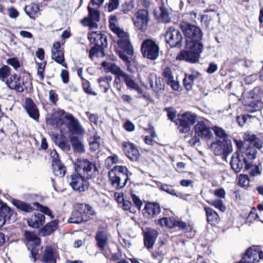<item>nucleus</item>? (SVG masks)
Listing matches in <instances>:
<instances>
[{
  "label": "nucleus",
  "mask_w": 263,
  "mask_h": 263,
  "mask_svg": "<svg viewBox=\"0 0 263 263\" xmlns=\"http://www.w3.org/2000/svg\"><path fill=\"white\" fill-rule=\"evenodd\" d=\"M118 161L119 158L118 156L116 154H114L107 158V159L105 160V164L106 167L109 169L114 164L117 163Z\"/></svg>",
  "instance_id": "50"
},
{
  "label": "nucleus",
  "mask_w": 263,
  "mask_h": 263,
  "mask_svg": "<svg viewBox=\"0 0 263 263\" xmlns=\"http://www.w3.org/2000/svg\"><path fill=\"white\" fill-rule=\"evenodd\" d=\"M120 78L122 79L128 88L132 89V78L129 75L123 71L118 78H115V82L120 83Z\"/></svg>",
  "instance_id": "43"
},
{
  "label": "nucleus",
  "mask_w": 263,
  "mask_h": 263,
  "mask_svg": "<svg viewBox=\"0 0 263 263\" xmlns=\"http://www.w3.org/2000/svg\"><path fill=\"white\" fill-rule=\"evenodd\" d=\"M37 65V75L41 81L44 79L45 67L47 65V62L44 61L43 62H36Z\"/></svg>",
  "instance_id": "45"
},
{
  "label": "nucleus",
  "mask_w": 263,
  "mask_h": 263,
  "mask_svg": "<svg viewBox=\"0 0 263 263\" xmlns=\"http://www.w3.org/2000/svg\"><path fill=\"white\" fill-rule=\"evenodd\" d=\"M142 231L145 246L148 249L152 248L158 236L157 231L151 228H146L145 230L142 229Z\"/></svg>",
  "instance_id": "26"
},
{
  "label": "nucleus",
  "mask_w": 263,
  "mask_h": 263,
  "mask_svg": "<svg viewBox=\"0 0 263 263\" xmlns=\"http://www.w3.org/2000/svg\"><path fill=\"white\" fill-rule=\"evenodd\" d=\"M26 13L32 20H35L40 14V6L34 3L26 5L24 8Z\"/></svg>",
  "instance_id": "36"
},
{
  "label": "nucleus",
  "mask_w": 263,
  "mask_h": 263,
  "mask_svg": "<svg viewBox=\"0 0 263 263\" xmlns=\"http://www.w3.org/2000/svg\"><path fill=\"white\" fill-rule=\"evenodd\" d=\"M211 147L215 155H222L226 158L232 152V146L230 141L223 139V141L217 140L212 142Z\"/></svg>",
  "instance_id": "19"
},
{
  "label": "nucleus",
  "mask_w": 263,
  "mask_h": 263,
  "mask_svg": "<svg viewBox=\"0 0 263 263\" xmlns=\"http://www.w3.org/2000/svg\"><path fill=\"white\" fill-rule=\"evenodd\" d=\"M179 26L185 37V45L184 49L181 50L177 55L176 60L184 61L190 64L198 63L203 49L201 42L203 36L201 29L185 21L181 22Z\"/></svg>",
  "instance_id": "1"
},
{
  "label": "nucleus",
  "mask_w": 263,
  "mask_h": 263,
  "mask_svg": "<svg viewBox=\"0 0 263 263\" xmlns=\"http://www.w3.org/2000/svg\"><path fill=\"white\" fill-rule=\"evenodd\" d=\"M159 47L152 39H145L141 44V51L143 56L148 59L156 60L159 55Z\"/></svg>",
  "instance_id": "14"
},
{
  "label": "nucleus",
  "mask_w": 263,
  "mask_h": 263,
  "mask_svg": "<svg viewBox=\"0 0 263 263\" xmlns=\"http://www.w3.org/2000/svg\"><path fill=\"white\" fill-rule=\"evenodd\" d=\"M121 148L127 157L132 160V142L129 141H124L122 143Z\"/></svg>",
  "instance_id": "46"
},
{
  "label": "nucleus",
  "mask_w": 263,
  "mask_h": 263,
  "mask_svg": "<svg viewBox=\"0 0 263 263\" xmlns=\"http://www.w3.org/2000/svg\"><path fill=\"white\" fill-rule=\"evenodd\" d=\"M165 42L168 44L171 48H181L182 46L183 36L181 32L174 26L167 28L165 34Z\"/></svg>",
  "instance_id": "12"
},
{
  "label": "nucleus",
  "mask_w": 263,
  "mask_h": 263,
  "mask_svg": "<svg viewBox=\"0 0 263 263\" xmlns=\"http://www.w3.org/2000/svg\"><path fill=\"white\" fill-rule=\"evenodd\" d=\"M133 202L134 203L135 207L137 209L138 211H140L142 206L143 205L142 201L139 198V197L136 196L135 194H133Z\"/></svg>",
  "instance_id": "60"
},
{
  "label": "nucleus",
  "mask_w": 263,
  "mask_h": 263,
  "mask_svg": "<svg viewBox=\"0 0 263 263\" xmlns=\"http://www.w3.org/2000/svg\"><path fill=\"white\" fill-rule=\"evenodd\" d=\"M243 139L245 142H248L251 145H248L243 148L242 152V155L246 157L248 160L255 159L257 157V151L256 149H261L263 147V142L261 140L257 137L256 136L250 132H247L243 135Z\"/></svg>",
  "instance_id": "6"
},
{
  "label": "nucleus",
  "mask_w": 263,
  "mask_h": 263,
  "mask_svg": "<svg viewBox=\"0 0 263 263\" xmlns=\"http://www.w3.org/2000/svg\"><path fill=\"white\" fill-rule=\"evenodd\" d=\"M203 208L205 213L206 220L208 223L212 226H215L220 221L219 215L211 207L204 205Z\"/></svg>",
  "instance_id": "30"
},
{
  "label": "nucleus",
  "mask_w": 263,
  "mask_h": 263,
  "mask_svg": "<svg viewBox=\"0 0 263 263\" xmlns=\"http://www.w3.org/2000/svg\"><path fill=\"white\" fill-rule=\"evenodd\" d=\"M156 20L160 23L168 24L171 21V17L168 9L162 4L154 11Z\"/></svg>",
  "instance_id": "23"
},
{
  "label": "nucleus",
  "mask_w": 263,
  "mask_h": 263,
  "mask_svg": "<svg viewBox=\"0 0 263 263\" xmlns=\"http://www.w3.org/2000/svg\"><path fill=\"white\" fill-rule=\"evenodd\" d=\"M89 179L76 172L68 177L70 186L73 190L79 192H84L88 190L90 185Z\"/></svg>",
  "instance_id": "15"
},
{
  "label": "nucleus",
  "mask_w": 263,
  "mask_h": 263,
  "mask_svg": "<svg viewBox=\"0 0 263 263\" xmlns=\"http://www.w3.org/2000/svg\"><path fill=\"white\" fill-rule=\"evenodd\" d=\"M253 166H254V168L250 171V175L254 177L261 175L262 172L261 162H259L257 164L253 165Z\"/></svg>",
  "instance_id": "53"
},
{
  "label": "nucleus",
  "mask_w": 263,
  "mask_h": 263,
  "mask_svg": "<svg viewBox=\"0 0 263 263\" xmlns=\"http://www.w3.org/2000/svg\"><path fill=\"white\" fill-rule=\"evenodd\" d=\"M199 73L196 72L192 73L191 74L185 73L184 74V78L183 80V87L186 91L191 90L194 84V81L198 76Z\"/></svg>",
  "instance_id": "37"
},
{
  "label": "nucleus",
  "mask_w": 263,
  "mask_h": 263,
  "mask_svg": "<svg viewBox=\"0 0 263 263\" xmlns=\"http://www.w3.org/2000/svg\"><path fill=\"white\" fill-rule=\"evenodd\" d=\"M33 205L37 208V209L39 210L42 214L46 215L49 216L51 219L54 218V216L52 214V211L50 210V209L46 206H44L41 204H40L38 202H35L33 203Z\"/></svg>",
  "instance_id": "42"
},
{
  "label": "nucleus",
  "mask_w": 263,
  "mask_h": 263,
  "mask_svg": "<svg viewBox=\"0 0 263 263\" xmlns=\"http://www.w3.org/2000/svg\"><path fill=\"white\" fill-rule=\"evenodd\" d=\"M7 63L13 67L15 70H17L21 67V64L18 59L17 58H10L7 60Z\"/></svg>",
  "instance_id": "58"
},
{
  "label": "nucleus",
  "mask_w": 263,
  "mask_h": 263,
  "mask_svg": "<svg viewBox=\"0 0 263 263\" xmlns=\"http://www.w3.org/2000/svg\"><path fill=\"white\" fill-rule=\"evenodd\" d=\"M49 96L50 101L53 105H56L59 100L58 95L55 92V90H50L49 92Z\"/></svg>",
  "instance_id": "59"
},
{
  "label": "nucleus",
  "mask_w": 263,
  "mask_h": 263,
  "mask_svg": "<svg viewBox=\"0 0 263 263\" xmlns=\"http://www.w3.org/2000/svg\"><path fill=\"white\" fill-rule=\"evenodd\" d=\"M256 212V208L254 206L252 207L251 208L250 212H249L248 216L247 217V221L250 223H252L255 220L258 219L259 221L263 223V221L261 220L260 219H259V216Z\"/></svg>",
  "instance_id": "49"
},
{
  "label": "nucleus",
  "mask_w": 263,
  "mask_h": 263,
  "mask_svg": "<svg viewBox=\"0 0 263 263\" xmlns=\"http://www.w3.org/2000/svg\"><path fill=\"white\" fill-rule=\"evenodd\" d=\"M11 202L20 211L25 213H31L33 211V207L30 204L21 200L13 199Z\"/></svg>",
  "instance_id": "39"
},
{
  "label": "nucleus",
  "mask_w": 263,
  "mask_h": 263,
  "mask_svg": "<svg viewBox=\"0 0 263 263\" xmlns=\"http://www.w3.org/2000/svg\"><path fill=\"white\" fill-rule=\"evenodd\" d=\"M230 164L232 169L235 173L240 172L243 167L247 171L253 167V163L248 161L246 157H245L242 154H239V152H235L233 154Z\"/></svg>",
  "instance_id": "13"
},
{
  "label": "nucleus",
  "mask_w": 263,
  "mask_h": 263,
  "mask_svg": "<svg viewBox=\"0 0 263 263\" xmlns=\"http://www.w3.org/2000/svg\"><path fill=\"white\" fill-rule=\"evenodd\" d=\"M58 258L59 255L56 250L51 245H47L45 247L40 261L43 263H57Z\"/></svg>",
  "instance_id": "25"
},
{
  "label": "nucleus",
  "mask_w": 263,
  "mask_h": 263,
  "mask_svg": "<svg viewBox=\"0 0 263 263\" xmlns=\"http://www.w3.org/2000/svg\"><path fill=\"white\" fill-rule=\"evenodd\" d=\"M87 38L90 44L93 46L89 52V57L91 58L94 56L98 57V52L104 56L105 49L108 46L107 36L100 31H90L88 33Z\"/></svg>",
  "instance_id": "5"
},
{
  "label": "nucleus",
  "mask_w": 263,
  "mask_h": 263,
  "mask_svg": "<svg viewBox=\"0 0 263 263\" xmlns=\"http://www.w3.org/2000/svg\"><path fill=\"white\" fill-rule=\"evenodd\" d=\"M75 172L85 176L87 179H91L96 175L98 171L96 164L88 159L78 158L74 163Z\"/></svg>",
  "instance_id": "8"
},
{
  "label": "nucleus",
  "mask_w": 263,
  "mask_h": 263,
  "mask_svg": "<svg viewBox=\"0 0 263 263\" xmlns=\"http://www.w3.org/2000/svg\"><path fill=\"white\" fill-rule=\"evenodd\" d=\"M82 86L84 91L89 95H96V93L92 91L90 88V84L89 82L85 79H83Z\"/></svg>",
  "instance_id": "52"
},
{
  "label": "nucleus",
  "mask_w": 263,
  "mask_h": 263,
  "mask_svg": "<svg viewBox=\"0 0 263 263\" xmlns=\"http://www.w3.org/2000/svg\"><path fill=\"white\" fill-rule=\"evenodd\" d=\"M102 254L110 261H117L122 257V253L119 251L118 252L112 253H107L106 251H105Z\"/></svg>",
  "instance_id": "48"
},
{
  "label": "nucleus",
  "mask_w": 263,
  "mask_h": 263,
  "mask_svg": "<svg viewBox=\"0 0 263 263\" xmlns=\"http://www.w3.org/2000/svg\"><path fill=\"white\" fill-rule=\"evenodd\" d=\"M66 115L63 109H54L50 117L47 120V122L55 128H59L64 124V119Z\"/></svg>",
  "instance_id": "22"
},
{
  "label": "nucleus",
  "mask_w": 263,
  "mask_h": 263,
  "mask_svg": "<svg viewBox=\"0 0 263 263\" xmlns=\"http://www.w3.org/2000/svg\"><path fill=\"white\" fill-rule=\"evenodd\" d=\"M212 129L217 137L223 139L228 137V135L223 128L215 126L212 127Z\"/></svg>",
  "instance_id": "54"
},
{
  "label": "nucleus",
  "mask_w": 263,
  "mask_h": 263,
  "mask_svg": "<svg viewBox=\"0 0 263 263\" xmlns=\"http://www.w3.org/2000/svg\"><path fill=\"white\" fill-rule=\"evenodd\" d=\"M263 91L260 87H255L246 92L242 97V103L246 109L250 112L259 110L263 107L261 101Z\"/></svg>",
  "instance_id": "4"
},
{
  "label": "nucleus",
  "mask_w": 263,
  "mask_h": 263,
  "mask_svg": "<svg viewBox=\"0 0 263 263\" xmlns=\"http://www.w3.org/2000/svg\"><path fill=\"white\" fill-rule=\"evenodd\" d=\"M13 211L2 201H0V228L2 227L7 220H10Z\"/></svg>",
  "instance_id": "29"
},
{
  "label": "nucleus",
  "mask_w": 263,
  "mask_h": 263,
  "mask_svg": "<svg viewBox=\"0 0 263 263\" xmlns=\"http://www.w3.org/2000/svg\"><path fill=\"white\" fill-rule=\"evenodd\" d=\"M96 215L95 211L89 204L77 203L74 204L68 221L72 223H81L93 219Z\"/></svg>",
  "instance_id": "3"
},
{
  "label": "nucleus",
  "mask_w": 263,
  "mask_h": 263,
  "mask_svg": "<svg viewBox=\"0 0 263 263\" xmlns=\"http://www.w3.org/2000/svg\"><path fill=\"white\" fill-rule=\"evenodd\" d=\"M144 204L141 212L143 217L146 219H155L161 212V206L158 202L144 200Z\"/></svg>",
  "instance_id": "16"
},
{
  "label": "nucleus",
  "mask_w": 263,
  "mask_h": 263,
  "mask_svg": "<svg viewBox=\"0 0 263 263\" xmlns=\"http://www.w3.org/2000/svg\"><path fill=\"white\" fill-rule=\"evenodd\" d=\"M107 69L112 73L116 75V78H118L121 74V73L123 72L121 68L114 63L110 64L109 66H108V67L107 68Z\"/></svg>",
  "instance_id": "55"
},
{
  "label": "nucleus",
  "mask_w": 263,
  "mask_h": 263,
  "mask_svg": "<svg viewBox=\"0 0 263 263\" xmlns=\"http://www.w3.org/2000/svg\"><path fill=\"white\" fill-rule=\"evenodd\" d=\"M107 5V9L109 12H111L117 9L119 5V0H109Z\"/></svg>",
  "instance_id": "63"
},
{
  "label": "nucleus",
  "mask_w": 263,
  "mask_h": 263,
  "mask_svg": "<svg viewBox=\"0 0 263 263\" xmlns=\"http://www.w3.org/2000/svg\"><path fill=\"white\" fill-rule=\"evenodd\" d=\"M59 220H52L43 226L39 231V235L46 237L52 234L59 228Z\"/></svg>",
  "instance_id": "28"
},
{
  "label": "nucleus",
  "mask_w": 263,
  "mask_h": 263,
  "mask_svg": "<svg viewBox=\"0 0 263 263\" xmlns=\"http://www.w3.org/2000/svg\"><path fill=\"white\" fill-rule=\"evenodd\" d=\"M160 190L173 196H178L175 189L170 185L166 184H162L160 186Z\"/></svg>",
  "instance_id": "56"
},
{
  "label": "nucleus",
  "mask_w": 263,
  "mask_h": 263,
  "mask_svg": "<svg viewBox=\"0 0 263 263\" xmlns=\"http://www.w3.org/2000/svg\"><path fill=\"white\" fill-rule=\"evenodd\" d=\"M65 119L69 120L67 127L69 132L74 135H82L84 133V130L82 127L79 121L75 119L74 117L70 114L66 115L65 117Z\"/></svg>",
  "instance_id": "24"
},
{
  "label": "nucleus",
  "mask_w": 263,
  "mask_h": 263,
  "mask_svg": "<svg viewBox=\"0 0 263 263\" xmlns=\"http://www.w3.org/2000/svg\"><path fill=\"white\" fill-rule=\"evenodd\" d=\"M52 159V166L54 174L60 177H63L66 172V167L59 159V155L55 150L51 153Z\"/></svg>",
  "instance_id": "21"
},
{
  "label": "nucleus",
  "mask_w": 263,
  "mask_h": 263,
  "mask_svg": "<svg viewBox=\"0 0 263 263\" xmlns=\"http://www.w3.org/2000/svg\"><path fill=\"white\" fill-rule=\"evenodd\" d=\"M24 108L29 117L35 120H38L40 117L39 109L30 98H26L25 100Z\"/></svg>",
  "instance_id": "27"
},
{
  "label": "nucleus",
  "mask_w": 263,
  "mask_h": 263,
  "mask_svg": "<svg viewBox=\"0 0 263 263\" xmlns=\"http://www.w3.org/2000/svg\"><path fill=\"white\" fill-rule=\"evenodd\" d=\"M148 83L149 84L151 88L153 91L156 93L161 92L164 89V83L162 79L155 77V82H154L153 77L151 74L148 77Z\"/></svg>",
  "instance_id": "32"
},
{
  "label": "nucleus",
  "mask_w": 263,
  "mask_h": 263,
  "mask_svg": "<svg viewBox=\"0 0 263 263\" xmlns=\"http://www.w3.org/2000/svg\"><path fill=\"white\" fill-rule=\"evenodd\" d=\"M128 171L124 166L117 165L111 168L108 176L111 185L117 190L123 188L128 180Z\"/></svg>",
  "instance_id": "7"
},
{
  "label": "nucleus",
  "mask_w": 263,
  "mask_h": 263,
  "mask_svg": "<svg viewBox=\"0 0 263 263\" xmlns=\"http://www.w3.org/2000/svg\"><path fill=\"white\" fill-rule=\"evenodd\" d=\"M171 222L172 217H163L155 220V223L156 225L159 226L161 227H165L168 229L171 228Z\"/></svg>",
  "instance_id": "44"
},
{
  "label": "nucleus",
  "mask_w": 263,
  "mask_h": 263,
  "mask_svg": "<svg viewBox=\"0 0 263 263\" xmlns=\"http://www.w3.org/2000/svg\"><path fill=\"white\" fill-rule=\"evenodd\" d=\"M24 236L28 242H33L32 245L40 246L41 239L33 232L26 231L25 232Z\"/></svg>",
  "instance_id": "40"
},
{
  "label": "nucleus",
  "mask_w": 263,
  "mask_h": 263,
  "mask_svg": "<svg viewBox=\"0 0 263 263\" xmlns=\"http://www.w3.org/2000/svg\"><path fill=\"white\" fill-rule=\"evenodd\" d=\"M148 129L149 130V133L151 134V136H145L144 139V141L146 144L149 145H153L154 141L153 139L156 138L157 135L153 127H150Z\"/></svg>",
  "instance_id": "51"
},
{
  "label": "nucleus",
  "mask_w": 263,
  "mask_h": 263,
  "mask_svg": "<svg viewBox=\"0 0 263 263\" xmlns=\"http://www.w3.org/2000/svg\"><path fill=\"white\" fill-rule=\"evenodd\" d=\"M197 115L190 111H186L182 114L175 121L176 124L180 133L185 134L189 133L191 127L193 125L196 121Z\"/></svg>",
  "instance_id": "11"
},
{
  "label": "nucleus",
  "mask_w": 263,
  "mask_h": 263,
  "mask_svg": "<svg viewBox=\"0 0 263 263\" xmlns=\"http://www.w3.org/2000/svg\"><path fill=\"white\" fill-rule=\"evenodd\" d=\"M45 221V216L41 213H35L27 220L28 226L31 228L38 229L43 225Z\"/></svg>",
  "instance_id": "31"
},
{
  "label": "nucleus",
  "mask_w": 263,
  "mask_h": 263,
  "mask_svg": "<svg viewBox=\"0 0 263 263\" xmlns=\"http://www.w3.org/2000/svg\"><path fill=\"white\" fill-rule=\"evenodd\" d=\"M51 58L57 63L65 68H67V64L65 62L64 48L61 47L60 42H55L53 44L51 49Z\"/></svg>",
  "instance_id": "20"
},
{
  "label": "nucleus",
  "mask_w": 263,
  "mask_h": 263,
  "mask_svg": "<svg viewBox=\"0 0 263 263\" xmlns=\"http://www.w3.org/2000/svg\"><path fill=\"white\" fill-rule=\"evenodd\" d=\"M6 84L11 90H15L17 92H23L27 90L31 85L30 79L25 80L24 77L16 73L11 74L8 79L6 81Z\"/></svg>",
  "instance_id": "10"
},
{
  "label": "nucleus",
  "mask_w": 263,
  "mask_h": 263,
  "mask_svg": "<svg viewBox=\"0 0 263 263\" xmlns=\"http://www.w3.org/2000/svg\"><path fill=\"white\" fill-rule=\"evenodd\" d=\"M135 18L133 21L135 27L141 32H144L147 28L149 21V13L147 10L139 9L135 14Z\"/></svg>",
  "instance_id": "17"
},
{
  "label": "nucleus",
  "mask_w": 263,
  "mask_h": 263,
  "mask_svg": "<svg viewBox=\"0 0 263 263\" xmlns=\"http://www.w3.org/2000/svg\"><path fill=\"white\" fill-rule=\"evenodd\" d=\"M162 76L166 80H170L174 78L171 69L169 67H165L162 71Z\"/></svg>",
  "instance_id": "61"
},
{
  "label": "nucleus",
  "mask_w": 263,
  "mask_h": 263,
  "mask_svg": "<svg viewBox=\"0 0 263 263\" xmlns=\"http://www.w3.org/2000/svg\"><path fill=\"white\" fill-rule=\"evenodd\" d=\"M166 82L167 85H170L172 89L179 91L180 88V85L178 82L176 81L172 78L170 80H166Z\"/></svg>",
  "instance_id": "62"
},
{
  "label": "nucleus",
  "mask_w": 263,
  "mask_h": 263,
  "mask_svg": "<svg viewBox=\"0 0 263 263\" xmlns=\"http://www.w3.org/2000/svg\"><path fill=\"white\" fill-rule=\"evenodd\" d=\"M251 116L249 115H240L236 118V121L240 126H243L246 122L247 119Z\"/></svg>",
  "instance_id": "64"
},
{
  "label": "nucleus",
  "mask_w": 263,
  "mask_h": 263,
  "mask_svg": "<svg viewBox=\"0 0 263 263\" xmlns=\"http://www.w3.org/2000/svg\"><path fill=\"white\" fill-rule=\"evenodd\" d=\"M11 68L8 65H3L0 68V80L6 83V81L10 76Z\"/></svg>",
  "instance_id": "41"
},
{
  "label": "nucleus",
  "mask_w": 263,
  "mask_h": 263,
  "mask_svg": "<svg viewBox=\"0 0 263 263\" xmlns=\"http://www.w3.org/2000/svg\"><path fill=\"white\" fill-rule=\"evenodd\" d=\"M176 228H178V230L184 231L185 233L192 230V227L190 224H187L185 222L177 220L174 217H172L170 229H172Z\"/></svg>",
  "instance_id": "38"
},
{
  "label": "nucleus",
  "mask_w": 263,
  "mask_h": 263,
  "mask_svg": "<svg viewBox=\"0 0 263 263\" xmlns=\"http://www.w3.org/2000/svg\"><path fill=\"white\" fill-rule=\"evenodd\" d=\"M259 250L250 247L241 255L242 259L248 262L259 261Z\"/></svg>",
  "instance_id": "33"
},
{
  "label": "nucleus",
  "mask_w": 263,
  "mask_h": 263,
  "mask_svg": "<svg viewBox=\"0 0 263 263\" xmlns=\"http://www.w3.org/2000/svg\"><path fill=\"white\" fill-rule=\"evenodd\" d=\"M195 135L189 141V143L191 146H194L200 142V138L209 140L213 137V133L211 128L203 121H198L194 126Z\"/></svg>",
  "instance_id": "9"
},
{
  "label": "nucleus",
  "mask_w": 263,
  "mask_h": 263,
  "mask_svg": "<svg viewBox=\"0 0 263 263\" xmlns=\"http://www.w3.org/2000/svg\"><path fill=\"white\" fill-rule=\"evenodd\" d=\"M31 257L33 258L34 262H35L37 260L40 259L41 257L39 251L40 250L43 249V247L40 246H37L35 245H31Z\"/></svg>",
  "instance_id": "47"
},
{
  "label": "nucleus",
  "mask_w": 263,
  "mask_h": 263,
  "mask_svg": "<svg viewBox=\"0 0 263 263\" xmlns=\"http://www.w3.org/2000/svg\"><path fill=\"white\" fill-rule=\"evenodd\" d=\"M95 239L97 241V247L102 253L105 251V247L107 243L108 238L106 233L103 231H98L95 236Z\"/></svg>",
  "instance_id": "34"
},
{
  "label": "nucleus",
  "mask_w": 263,
  "mask_h": 263,
  "mask_svg": "<svg viewBox=\"0 0 263 263\" xmlns=\"http://www.w3.org/2000/svg\"><path fill=\"white\" fill-rule=\"evenodd\" d=\"M209 203L211 205L215 207L216 208L219 209L221 212L225 211L226 208L223 204L222 200L220 199L214 200L212 201L211 202H209Z\"/></svg>",
  "instance_id": "57"
},
{
  "label": "nucleus",
  "mask_w": 263,
  "mask_h": 263,
  "mask_svg": "<svg viewBox=\"0 0 263 263\" xmlns=\"http://www.w3.org/2000/svg\"><path fill=\"white\" fill-rule=\"evenodd\" d=\"M69 140L74 152L83 153L85 152L84 145L82 142V139L77 136H70Z\"/></svg>",
  "instance_id": "35"
},
{
  "label": "nucleus",
  "mask_w": 263,
  "mask_h": 263,
  "mask_svg": "<svg viewBox=\"0 0 263 263\" xmlns=\"http://www.w3.org/2000/svg\"><path fill=\"white\" fill-rule=\"evenodd\" d=\"M88 11V16L84 17L81 20V23L83 26L88 27L89 30L98 29L97 23L100 21V12L97 10L91 8L89 5L87 7Z\"/></svg>",
  "instance_id": "18"
},
{
  "label": "nucleus",
  "mask_w": 263,
  "mask_h": 263,
  "mask_svg": "<svg viewBox=\"0 0 263 263\" xmlns=\"http://www.w3.org/2000/svg\"><path fill=\"white\" fill-rule=\"evenodd\" d=\"M117 21L116 16L111 15L109 17V28L118 37L117 44L119 49L116 50V53L125 62L127 70L132 72L130 61L128 57L132 55V44L129 40V34L116 25Z\"/></svg>",
  "instance_id": "2"
}]
</instances>
